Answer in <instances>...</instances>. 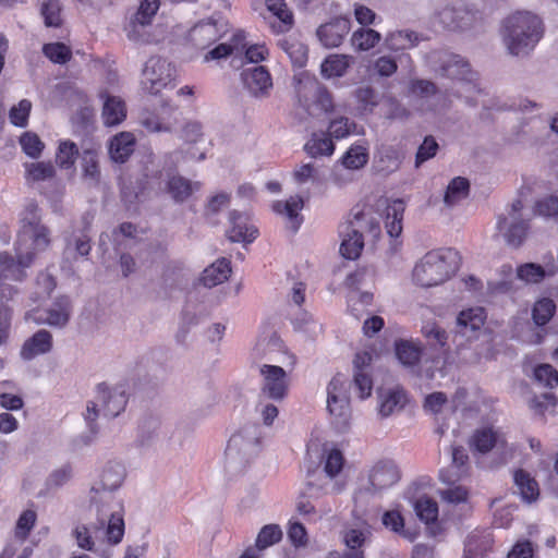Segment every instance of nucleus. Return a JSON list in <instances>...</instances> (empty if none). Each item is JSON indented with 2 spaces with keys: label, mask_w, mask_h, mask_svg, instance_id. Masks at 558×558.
<instances>
[{
  "label": "nucleus",
  "mask_w": 558,
  "mask_h": 558,
  "mask_svg": "<svg viewBox=\"0 0 558 558\" xmlns=\"http://www.w3.org/2000/svg\"><path fill=\"white\" fill-rule=\"evenodd\" d=\"M500 34L510 54L526 56L541 40L543 24L537 15L519 11L504 20Z\"/></svg>",
  "instance_id": "nucleus-1"
},
{
  "label": "nucleus",
  "mask_w": 558,
  "mask_h": 558,
  "mask_svg": "<svg viewBox=\"0 0 558 558\" xmlns=\"http://www.w3.org/2000/svg\"><path fill=\"white\" fill-rule=\"evenodd\" d=\"M460 256L452 248L427 252L414 266L412 278L423 288L439 286L450 279L459 269Z\"/></svg>",
  "instance_id": "nucleus-2"
},
{
  "label": "nucleus",
  "mask_w": 558,
  "mask_h": 558,
  "mask_svg": "<svg viewBox=\"0 0 558 558\" xmlns=\"http://www.w3.org/2000/svg\"><path fill=\"white\" fill-rule=\"evenodd\" d=\"M51 242L50 230L41 222V211L35 201H27L21 213V229L14 244V252H21L35 260L37 254L46 251Z\"/></svg>",
  "instance_id": "nucleus-3"
},
{
  "label": "nucleus",
  "mask_w": 558,
  "mask_h": 558,
  "mask_svg": "<svg viewBox=\"0 0 558 558\" xmlns=\"http://www.w3.org/2000/svg\"><path fill=\"white\" fill-rule=\"evenodd\" d=\"M294 80L298 109L303 111L301 118H319L332 112L331 94L316 77L302 73Z\"/></svg>",
  "instance_id": "nucleus-4"
},
{
  "label": "nucleus",
  "mask_w": 558,
  "mask_h": 558,
  "mask_svg": "<svg viewBox=\"0 0 558 558\" xmlns=\"http://www.w3.org/2000/svg\"><path fill=\"white\" fill-rule=\"evenodd\" d=\"M98 523L92 525L81 524L73 530V536L76 539L77 546L84 550L93 551L95 542L94 539L100 538L104 534L110 544H118L121 542L124 534V521L119 513L96 507Z\"/></svg>",
  "instance_id": "nucleus-5"
},
{
  "label": "nucleus",
  "mask_w": 558,
  "mask_h": 558,
  "mask_svg": "<svg viewBox=\"0 0 558 558\" xmlns=\"http://www.w3.org/2000/svg\"><path fill=\"white\" fill-rule=\"evenodd\" d=\"M365 233L376 238L380 233L377 219L368 213L356 211L353 217L340 227L342 236L340 253L347 259H355L360 256L363 247Z\"/></svg>",
  "instance_id": "nucleus-6"
},
{
  "label": "nucleus",
  "mask_w": 558,
  "mask_h": 558,
  "mask_svg": "<svg viewBox=\"0 0 558 558\" xmlns=\"http://www.w3.org/2000/svg\"><path fill=\"white\" fill-rule=\"evenodd\" d=\"M259 442V432L255 424H247L233 434L226 448L227 466L236 470L244 468L256 453Z\"/></svg>",
  "instance_id": "nucleus-7"
},
{
  "label": "nucleus",
  "mask_w": 558,
  "mask_h": 558,
  "mask_svg": "<svg viewBox=\"0 0 558 558\" xmlns=\"http://www.w3.org/2000/svg\"><path fill=\"white\" fill-rule=\"evenodd\" d=\"M125 469L119 462H109L104 468L100 480L90 488V502L95 507H102L111 511V493L119 488L124 480Z\"/></svg>",
  "instance_id": "nucleus-8"
},
{
  "label": "nucleus",
  "mask_w": 558,
  "mask_h": 558,
  "mask_svg": "<svg viewBox=\"0 0 558 558\" xmlns=\"http://www.w3.org/2000/svg\"><path fill=\"white\" fill-rule=\"evenodd\" d=\"M434 22L445 29L463 32L476 28L482 23V15L464 5L447 4L435 11Z\"/></svg>",
  "instance_id": "nucleus-9"
},
{
  "label": "nucleus",
  "mask_w": 558,
  "mask_h": 558,
  "mask_svg": "<svg viewBox=\"0 0 558 558\" xmlns=\"http://www.w3.org/2000/svg\"><path fill=\"white\" fill-rule=\"evenodd\" d=\"M72 315V302L66 295L57 296L46 308H33L25 312V322L36 325H48L53 328H64Z\"/></svg>",
  "instance_id": "nucleus-10"
},
{
  "label": "nucleus",
  "mask_w": 558,
  "mask_h": 558,
  "mask_svg": "<svg viewBox=\"0 0 558 558\" xmlns=\"http://www.w3.org/2000/svg\"><path fill=\"white\" fill-rule=\"evenodd\" d=\"M327 410L338 429H345L351 418L350 400L343 379L335 376L327 386Z\"/></svg>",
  "instance_id": "nucleus-11"
},
{
  "label": "nucleus",
  "mask_w": 558,
  "mask_h": 558,
  "mask_svg": "<svg viewBox=\"0 0 558 558\" xmlns=\"http://www.w3.org/2000/svg\"><path fill=\"white\" fill-rule=\"evenodd\" d=\"M175 77L174 66L166 59L159 57L150 58L142 72V88L151 95L160 93Z\"/></svg>",
  "instance_id": "nucleus-12"
},
{
  "label": "nucleus",
  "mask_w": 558,
  "mask_h": 558,
  "mask_svg": "<svg viewBox=\"0 0 558 558\" xmlns=\"http://www.w3.org/2000/svg\"><path fill=\"white\" fill-rule=\"evenodd\" d=\"M258 372L262 377L259 395L274 402L284 400L290 386L287 372L280 366L270 364L260 365Z\"/></svg>",
  "instance_id": "nucleus-13"
},
{
  "label": "nucleus",
  "mask_w": 558,
  "mask_h": 558,
  "mask_svg": "<svg viewBox=\"0 0 558 558\" xmlns=\"http://www.w3.org/2000/svg\"><path fill=\"white\" fill-rule=\"evenodd\" d=\"M522 207L521 201L513 202L508 217H500L497 221V229L513 247L523 243L529 231V222L521 215Z\"/></svg>",
  "instance_id": "nucleus-14"
},
{
  "label": "nucleus",
  "mask_w": 558,
  "mask_h": 558,
  "mask_svg": "<svg viewBox=\"0 0 558 558\" xmlns=\"http://www.w3.org/2000/svg\"><path fill=\"white\" fill-rule=\"evenodd\" d=\"M241 80L244 88L247 90L251 97L256 99H265L270 96L274 84L267 68L263 65H252L245 68L241 72Z\"/></svg>",
  "instance_id": "nucleus-15"
},
{
  "label": "nucleus",
  "mask_w": 558,
  "mask_h": 558,
  "mask_svg": "<svg viewBox=\"0 0 558 558\" xmlns=\"http://www.w3.org/2000/svg\"><path fill=\"white\" fill-rule=\"evenodd\" d=\"M98 399L101 402V411L105 416L116 417L124 411L129 395L125 384L108 386L102 383L98 385Z\"/></svg>",
  "instance_id": "nucleus-16"
},
{
  "label": "nucleus",
  "mask_w": 558,
  "mask_h": 558,
  "mask_svg": "<svg viewBox=\"0 0 558 558\" xmlns=\"http://www.w3.org/2000/svg\"><path fill=\"white\" fill-rule=\"evenodd\" d=\"M160 7V0H141L138 9L130 20L125 31L130 40L142 43L146 40L143 29L150 25Z\"/></svg>",
  "instance_id": "nucleus-17"
},
{
  "label": "nucleus",
  "mask_w": 558,
  "mask_h": 558,
  "mask_svg": "<svg viewBox=\"0 0 558 558\" xmlns=\"http://www.w3.org/2000/svg\"><path fill=\"white\" fill-rule=\"evenodd\" d=\"M34 260L31 256L21 252H15L12 255L9 252L0 253V280L23 282L27 278V269L32 266Z\"/></svg>",
  "instance_id": "nucleus-18"
},
{
  "label": "nucleus",
  "mask_w": 558,
  "mask_h": 558,
  "mask_svg": "<svg viewBox=\"0 0 558 558\" xmlns=\"http://www.w3.org/2000/svg\"><path fill=\"white\" fill-rule=\"evenodd\" d=\"M430 60L438 63L434 65V70L444 77L464 81L470 73L469 63L458 54L445 51H437L430 54Z\"/></svg>",
  "instance_id": "nucleus-19"
},
{
  "label": "nucleus",
  "mask_w": 558,
  "mask_h": 558,
  "mask_svg": "<svg viewBox=\"0 0 558 558\" xmlns=\"http://www.w3.org/2000/svg\"><path fill=\"white\" fill-rule=\"evenodd\" d=\"M351 29V22L347 17H336L317 28L319 41L327 48L339 47Z\"/></svg>",
  "instance_id": "nucleus-20"
},
{
  "label": "nucleus",
  "mask_w": 558,
  "mask_h": 558,
  "mask_svg": "<svg viewBox=\"0 0 558 558\" xmlns=\"http://www.w3.org/2000/svg\"><path fill=\"white\" fill-rule=\"evenodd\" d=\"M53 338L46 329L37 330L26 339L21 348L20 356L24 361H32L38 355L49 353L52 350Z\"/></svg>",
  "instance_id": "nucleus-21"
},
{
  "label": "nucleus",
  "mask_w": 558,
  "mask_h": 558,
  "mask_svg": "<svg viewBox=\"0 0 558 558\" xmlns=\"http://www.w3.org/2000/svg\"><path fill=\"white\" fill-rule=\"evenodd\" d=\"M231 227L228 230V238L232 242H253L258 233L257 228L250 222L246 214L233 210L230 213Z\"/></svg>",
  "instance_id": "nucleus-22"
},
{
  "label": "nucleus",
  "mask_w": 558,
  "mask_h": 558,
  "mask_svg": "<svg viewBox=\"0 0 558 558\" xmlns=\"http://www.w3.org/2000/svg\"><path fill=\"white\" fill-rule=\"evenodd\" d=\"M469 444L472 450L487 453L495 447L505 449L507 440L498 430L492 427H481L474 430Z\"/></svg>",
  "instance_id": "nucleus-23"
},
{
  "label": "nucleus",
  "mask_w": 558,
  "mask_h": 558,
  "mask_svg": "<svg viewBox=\"0 0 558 558\" xmlns=\"http://www.w3.org/2000/svg\"><path fill=\"white\" fill-rule=\"evenodd\" d=\"M404 159L401 147L396 145H383L375 157V168L384 175L398 171Z\"/></svg>",
  "instance_id": "nucleus-24"
},
{
  "label": "nucleus",
  "mask_w": 558,
  "mask_h": 558,
  "mask_svg": "<svg viewBox=\"0 0 558 558\" xmlns=\"http://www.w3.org/2000/svg\"><path fill=\"white\" fill-rule=\"evenodd\" d=\"M268 11L272 14L268 23L276 34L290 31L293 26V15L284 0H265Z\"/></svg>",
  "instance_id": "nucleus-25"
},
{
  "label": "nucleus",
  "mask_w": 558,
  "mask_h": 558,
  "mask_svg": "<svg viewBox=\"0 0 558 558\" xmlns=\"http://www.w3.org/2000/svg\"><path fill=\"white\" fill-rule=\"evenodd\" d=\"M407 401L404 390L399 387L381 389L378 391V413L381 417H388L400 412Z\"/></svg>",
  "instance_id": "nucleus-26"
},
{
  "label": "nucleus",
  "mask_w": 558,
  "mask_h": 558,
  "mask_svg": "<svg viewBox=\"0 0 558 558\" xmlns=\"http://www.w3.org/2000/svg\"><path fill=\"white\" fill-rule=\"evenodd\" d=\"M399 480V470L392 461L377 463L369 473V483L375 490L389 488Z\"/></svg>",
  "instance_id": "nucleus-27"
},
{
  "label": "nucleus",
  "mask_w": 558,
  "mask_h": 558,
  "mask_svg": "<svg viewBox=\"0 0 558 558\" xmlns=\"http://www.w3.org/2000/svg\"><path fill=\"white\" fill-rule=\"evenodd\" d=\"M486 319L483 307H472L460 312L457 317V332L462 337L472 338L480 330Z\"/></svg>",
  "instance_id": "nucleus-28"
},
{
  "label": "nucleus",
  "mask_w": 558,
  "mask_h": 558,
  "mask_svg": "<svg viewBox=\"0 0 558 558\" xmlns=\"http://www.w3.org/2000/svg\"><path fill=\"white\" fill-rule=\"evenodd\" d=\"M221 37L215 22L206 21L196 24L189 33V39L196 49H206Z\"/></svg>",
  "instance_id": "nucleus-29"
},
{
  "label": "nucleus",
  "mask_w": 558,
  "mask_h": 558,
  "mask_svg": "<svg viewBox=\"0 0 558 558\" xmlns=\"http://www.w3.org/2000/svg\"><path fill=\"white\" fill-rule=\"evenodd\" d=\"M134 148V135L129 132H121L110 140L109 155L112 161L123 163L133 154Z\"/></svg>",
  "instance_id": "nucleus-30"
},
{
  "label": "nucleus",
  "mask_w": 558,
  "mask_h": 558,
  "mask_svg": "<svg viewBox=\"0 0 558 558\" xmlns=\"http://www.w3.org/2000/svg\"><path fill=\"white\" fill-rule=\"evenodd\" d=\"M201 189V183L182 175H172L167 181V192L177 203H183Z\"/></svg>",
  "instance_id": "nucleus-31"
},
{
  "label": "nucleus",
  "mask_w": 558,
  "mask_h": 558,
  "mask_svg": "<svg viewBox=\"0 0 558 558\" xmlns=\"http://www.w3.org/2000/svg\"><path fill=\"white\" fill-rule=\"evenodd\" d=\"M420 43V36L411 29L389 32L385 37V47L390 51H402L414 48Z\"/></svg>",
  "instance_id": "nucleus-32"
},
{
  "label": "nucleus",
  "mask_w": 558,
  "mask_h": 558,
  "mask_svg": "<svg viewBox=\"0 0 558 558\" xmlns=\"http://www.w3.org/2000/svg\"><path fill=\"white\" fill-rule=\"evenodd\" d=\"M230 274V262L227 258H219L204 269L201 282L207 288H213L228 280Z\"/></svg>",
  "instance_id": "nucleus-33"
},
{
  "label": "nucleus",
  "mask_w": 558,
  "mask_h": 558,
  "mask_svg": "<svg viewBox=\"0 0 558 558\" xmlns=\"http://www.w3.org/2000/svg\"><path fill=\"white\" fill-rule=\"evenodd\" d=\"M514 486L522 500L533 502L539 496L537 482L524 470H517L513 474Z\"/></svg>",
  "instance_id": "nucleus-34"
},
{
  "label": "nucleus",
  "mask_w": 558,
  "mask_h": 558,
  "mask_svg": "<svg viewBox=\"0 0 558 558\" xmlns=\"http://www.w3.org/2000/svg\"><path fill=\"white\" fill-rule=\"evenodd\" d=\"M469 457L462 447L452 448V464L447 470H441L439 477L441 482L454 484L465 473V464Z\"/></svg>",
  "instance_id": "nucleus-35"
},
{
  "label": "nucleus",
  "mask_w": 558,
  "mask_h": 558,
  "mask_svg": "<svg viewBox=\"0 0 558 558\" xmlns=\"http://www.w3.org/2000/svg\"><path fill=\"white\" fill-rule=\"evenodd\" d=\"M303 208V199L300 196H291L288 201H277L272 204V210L279 215L286 216L293 231H296L302 222L299 211Z\"/></svg>",
  "instance_id": "nucleus-36"
},
{
  "label": "nucleus",
  "mask_w": 558,
  "mask_h": 558,
  "mask_svg": "<svg viewBox=\"0 0 558 558\" xmlns=\"http://www.w3.org/2000/svg\"><path fill=\"white\" fill-rule=\"evenodd\" d=\"M368 161V145L365 141H359L351 145L341 158L344 168L357 170Z\"/></svg>",
  "instance_id": "nucleus-37"
},
{
  "label": "nucleus",
  "mask_w": 558,
  "mask_h": 558,
  "mask_svg": "<svg viewBox=\"0 0 558 558\" xmlns=\"http://www.w3.org/2000/svg\"><path fill=\"white\" fill-rule=\"evenodd\" d=\"M126 117L125 105L119 97L107 96L102 108L104 123L108 126L120 124Z\"/></svg>",
  "instance_id": "nucleus-38"
},
{
  "label": "nucleus",
  "mask_w": 558,
  "mask_h": 558,
  "mask_svg": "<svg viewBox=\"0 0 558 558\" xmlns=\"http://www.w3.org/2000/svg\"><path fill=\"white\" fill-rule=\"evenodd\" d=\"M352 57L347 54H330L320 65L322 74L326 78L343 76L350 64Z\"/></svg>",
  "instance_id": "nucleus-39"
},
{
  "label": "nucleus",
  "mask_w": 558,
  "mask_h": 558,
  "mask_svg": "<svg viewBox=\"0 0 558 558\" xmlns=\"http://www.w3.org/2000/svg\"><path fill=\"white\" fill-rule=\"evenodd\" d=\"M83 178L89 185H97L100 181V170L98 163V150L86 148L82 153Z\"/></svg>",
  "instance_id": "nucleus-40"
},
{
  "label": "nucleus",
  "mask_w": 558,
  "mask_h": 558,
  "mask_svg": "<svg viewBox=\"0 0 558 558\" xmlns=\"http://www.w3.org/2000/svg\"><path fill=\"white\" fill-rule=\"evenodd\" d=\"M490 546L492 539L489 534L474 532L465 541L464 558H482Z\"/></svg>",
  "instance_id": "nucleus-41"
},
{
  "label": "nucleus",
  "mask_w": 558,
  "mask_h": 558,
  "mask_svg": "<svg viewBox=\"0 0 558 558\" xmlns=\"http://www.w3.org/2000/svg\"><path fill=\"white\" fill-rule=\"evenodd\" d=\"M278 46L288 54L293 65L302 68L306 64L308 50L303 43L294 38H282Z\"/></svg>",
  "instance_id": "nucleus-42"
},
{
  "label": "nucleus",
  "mask_w": 558,
  "mask_h": 558,
  "mask_svg": "<svg viewBox=\"0 0 558 558\" xmlns=\"http://www.w3.org/2000/svg\"><path fill=\"white\" fill-rule=\"evenodd\" d=\"M304 148L310 156L316 158L318 156H331L335 151V144L331 137L325 133L313 134Z\"/></svg>",
  "instance_id": "nucleus-43"
},
{
  "label": "nucleus",
  "mask_w": 558,
  "mask_h": 558,
  "mask_svg": "<svg viewBox=\"0 0 558 558\" xmlns=\"http://www.w3.org/2000/svg\"><path fill=\"white\" fill-rule=\"evenodd\" d=\"M470 183L468 179L462 177L453 178L446 190L444 202L447 206L452 207L469 194Z\"/></svg>",
  "instance_id": "nucleus-44"
},
{
  "label": "nucleus",
  "mask_w": 558,
  "mask_h": 558,
  "mask_svg": "<svg viewBox=\"0 0 558 558\" xmlns=\"http://www.w3.org/2000/svg\"><path fill=\"white\" fill-rule=\"evenodd\" d=\"M381 39L380 33L372 28L361 27L351 37V44L355 50L367 51L374 48Z\"/></svg>",
  "instance_id": "nucleus-45"
},
{
  "label": "nucleus",
  "mask_w": 558,
  "mask_h": 558,
  "mask_svg": "<svg viewBox=\"0 0 558 558\" xmlns=\"http://www.w3.org/2000/svg\"><path fill=\"white\" fill-rule=\"evenodd\" d=\"M404 205L400 199L395 201L387 208L386 228L390 236L397 238L402 232Z\"/></svg>",
  "instance_id": "nucleus-46"
},
{
  "label": "nucleus",
  "mask_w": 558,
  "mask_h": 558,
  "mask_svg": "<svg viewBox=\"0 0 558 558\" xmlns=\"http://www.w3.org/2000/svg\"><path fill=\"white\" fill-rule=\"evenodd\" d=\"M25 179L27 182H40L50 180L56 174V169L51 162L37 161L25 163Z\"/></svg>",
  "instance_id": "nucleus-47"
},
{
  "label": "nucleus",
  "mask_w": 558,
  "mask_h": 558,
  "mask_svg": "<svg viewBox=\"0 0 558 558\" xmlns=\"http://www.w3.org/2000/svg\"><path fill=\"white\" fill-rule=\"evenodd\" d=\"M421 348L415 342L401 340L396 343V355L405 366L415 365L421 359Z\"/></svg>",
  "instance_id": "nucleus-48"
},
{
  "label": "nucleus",
  "mask_w": 558,
  "mask_h": 558,
  "mask_svg": "<svg viewBox=\"0 0 558 558\" xmlns=\"http://www.w3.org/2000/svg\"><path fill=\"white\" fill-rule=\"evenodd\" d=\"M36 290L29 294L32 303H38L50 296L56 288V280L52 275L41 271L36 277Z\"/></svg>",
  "instance_id": "nucleus-49"
},
{
  "label": "nucleus",
  "mask_w": 558,
  "mask_h": 558,
  "mask_svg": "<svg viewBox=\"0 0 558 558\" xmlns=\"http://www.w3.org/2000/svg\"><path fill=\"white\" fill-rule=\"evenodd\" d=\"M324 490V485H317L314 482H308L303 496L296 502V510L300 514L308 515L315 513V506L310 499L318 498Z\"/></svg>",
  "instance_id": "nucleus-50"
},
{
  "label": "nucleus",
  "mask_w": 558,
  "mask_h": 558,
  "mask_svg": "<svg viewBox=\"0 0 558 558\" xmlns=\"http://www.w3.org/2000/svg\"><path fill=\"white\" fill-rule=\"evenodd\" d=\"M78 156V149L75 143L66 140L59 143L56 162L61 169H70L74 166Z\"/></svg>",
  "instance_id": "nucleus-51"
},
{
  "label": "nucleus",
  "mask_w": 558,
  "mask_h": 558,
  "mask_svg": "<svg viewBox=\"0 0 558 558\" xmlns=\"http://www.w3.org/2000/svg\"><path fill=\"white\" fill-rule=\"evenodd\" d=\"M208 316V311L202 306L199 310L192 308L189 304L183 314V326L177 335L179 342H183L186 338L189 329L192 326L199 324V322Z\"/></svg>",
  "instance_id": "nucleus-52"
},
{
  "label": "nucleus",
  "mask_w": 558,
  "mask_h": 558,
  "mask_svg": "<svg viewBox=\"0 0 558 558\" xmlns=\"http://www.w3.org/2000/svg\"><path fill=\"white\" fill-rule=\"evenodd\" d=\"M92 250L90 239L82 233L75 235L66 242L64 255L68 258L76 259L78 256H87Z\"/></svg>",
  "instance_id": "nucleus-53"
},
{
  "label": "nucleus",
  "mask_w": 558,
  "mask_h": 558,
  "mask_svg": "<svg viewBox=\"0 0 558 558\" xmlns=\"http://www.w3.org/2000/svg\"><path fill=\"white\" fill-rule=\"evenodd\" d=\"M20 294V288L0 280V314L2 310H8L9 315H13V304L17 302Z\"/></svg>",
  "instance_id": "nucleus-54"
},
{
  "label": "nucleus",
  "mask_w": 558,
  "mask_h": 558,
  "mask_svg": "<svg viewBox=\"0 0 558 558\" xmlns=\"http://www.w3.org/2000/svg\"><path fill=\"white\" fill-rule=\"evenodd\" d=\"M547 275L543 266L534 263H526L517 268V277L525 283H538Z\"/></svg>",
  "instance_id": "nucleus-55"
},
{
  "label": "nucleus",
  "mask_w": 558,
  "mask_h": 558,
  "mask_svg": "<svg viewBox=\"0 0 558 558\" xmlns=\"http://www.w3.org/2000/svg\"><path fill=\"white\" fill-rule=\"evenodd\" d=\"M414 510L420 520L430 523L437 520L438 506L435 500L428 497H421L414 502Z\"/></svg>",
  "instance_id": "nucleus-56"
},
{
  "label": "nucleus",
  "mask_w": 558,
  "mask_h": 558,
  "mask_svg": "<svg viewBox=\"0 0 558 558\" xmlns=\"http://www.w3.org/2000/svg\"><path fill=\"white\" fill-rule=\"evenodd\" d=\"M282 538V531L277 524H268L262 527L256 538V547L263 550L279 543Z\"/></svg>",
  "instance_id": "nucleus-57"
},
{
  "label": "nucleus",
  "mask_w": 558,
  "mask_h": 558,
  "mask_svg": "<svg viewBox=\"0 0 558 558\" xmlns=\"http://www.w3.org/2000/svg\"><path fill=\"white\" fill-rule=\"evenodd\" d=\"M43 53L53 63L64 64L71 57V49L63 43H50L43 47Z\"/></svg>",
  "instance_id": "nucleus-58"
},
{
  "label": "nucleus",
  "mask_w": 558,
  "mask_h": 558,
  "mask_svg": "<svg viewBox=\"0 0 558 558\" xmlns=\"http://www.w3.org/2000/svg\"><path fill=\"white\" fill-rule=\"evenodd\" d=\"M556 305L553 300L544 298L538 300L533 307V319L537 326L546 325L553 317Z\"/></svg>",
  "instance_id": "nucleus-59"
},
{
  "label": "nucleus",
  "mask_w": 558,
  "mask_h": 558,
  "mask_svg": "<svg viewBox=\"0 0 558 558\" xmlns=\"http://www.w3.org/2000/svg\"><path fill=\"white\" fill-rule=\"evenodd\" d=\"M242 39L243 36L241 34L233 35L232 44L223 43L218 45L204 56V61L208 62L211 60H219L232 54L234 50H238L240 48V43L242 41Z\"/></svg>",
  "instance_id": "nucleus-60"
},
{
  "label": "nucleus",
  "mask_w": 558,
  "mask_h": 558,
  "mask_svg": "<svg viewBox=\"0 0 558 558\" xmlns=\"http://www.w3.org/2000/svg\"><path fill=\"white\" fill-rule=\"evenodd\" d=\"M369 536L371 532L368 530L349 529L343 532L342 541L349 550H363L362 547Z\"/></svg>",
  "instance_id": "nucleus-61"
},
{
  "label": "nucleus",
  "mask_w": 558,
  "mask_h": 558,
  "mask_svg": "<svg viewBox=\"0 0 558 558\" xmlns=\"http://www.w3.org/2000/svg\"><path fill=\"white\" fill-rule=\"evenodd\" d=\"M267 397H262L259 395L258 401L255 407L256 413L259 415L262 422L266 426H271L275 418L279 414V410L277 405L271 402Z\"/></svg>",
  "instance_id": "nucleus-62"
},
{
  "label": "nucleus",
  "mask_w": 558,
  "mask_h": 558,
  "mask_svg": "<svg viewBox=\"0 0 558 558\" xmlns=\"http://www.w3.org/2000/svg\"><path fill=\"white\" fill-rule=\"evenodd\" d=\"M41 14L45 24L48 27H58L61 25V5L59 0H47L41 8Z\"/></svg>",
  "instance_id": "nucleus-63"
},
{
  "label": "nucleus",
  "mask_w": 558,
  "mask_h": 558,
  "mask_svg": "<svg viewBox=\"0 0 558 558\" xmlns=\"http://www.w3.org/2000/svg\"><path fill=\"white\" fill-rule=\"evenodd\" d=\"M355 98L363 111L372 112L378 105V95L371 86H362L355 90Z\"/></svg>",
  "instance_id": "nucleus-64"
}]
</instances>
